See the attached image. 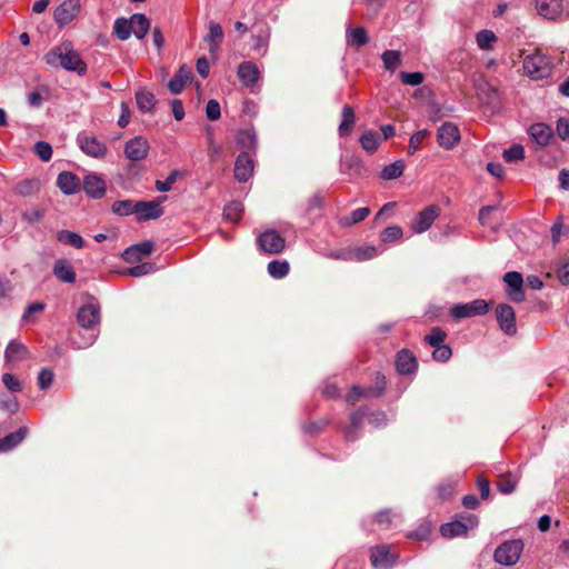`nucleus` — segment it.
Wrapping results in <instances>:
<instances>
[{
    "label": "nucleus",
    "mask_w": 569,
    "mask_h": 569,
    "mask_svg": "<svg viewBox=\"0 0 569 569\" xmlns=\"http://www.w3.org/2000/svg\"><path fill=\"white\" fill-rule=\"evenodd\" d=\"M46 63L52 68H63L68 71L82 76L87 71V64L82 61L79 52L74 50L69 41H64L51 49L43 57Z\"/></svg>",
    "instance_id": "obj_1"
},
{
    "label": "nucleus",
    "mask_w": 569,
    "mask_h": 569,
    "mask_svg": "<svg viewBox=\"0 0 569 569\" xmlns=\"http://www.w3.org/2000/svg\"><path fill=\"white\" fill-rule=\"evenodd\" d=\"M525 73L533 80L548 78L551 73V63L540 51L523 59Z\"/></svg>",
    "instance_id": "obj_2"
},
{
    "label": "nucleus",
    "mask_w": 569,
    "mask_h": 569,
    "mask_svg": "<svg viewBox=\"0 0 569 569\" xmlns=\"http://www.w3.org/2000/svg\"><path fill=\"white\" fill-rule=\"evenodd\" d=\"M523 551L521 540L505 541L495 551V560L502 566H513L518 562Z\"/></svg>",
    "instance_id": "obj_3"
},
{
    "label": "nucleus",
    "mask_w": 569,
    "mask_h": 569,
    "mask_svg": "<svg viewBox=\"0 0 569 569\" xmlns=\"http://www.w3.org/2000/svg\"><path fill=\"white\" fill-rule=\"evenodd\" d=\"M77 143L83 153L94 159H103L108 153L107 144L92 134H78Z\"/></svg>",
    "instance_id": "obj_4"
},
{
    "label": "nucleus",
    "mask_w": 569,
    "mask_h": 569,
    "mask_svg": "<svg viewBox=\"0 0 569 569\" xmlns=\"http://www.w3.org/2000/svg\"><path fill=\"white\" fill-rule=\"evenodd\" d=\"M503 282L506 283V296L509 300L516 303L525 301V281L520 272L509 271L505 273Z\"/></svg>",
    "instance_id": "obj_5"
},
{
    "label": "nucleus",
    "mask_w": 569,
    "mask_h": 569,
    "mask_svg": "<svg viewBox=\"0 0 569 569\" xmlns=\"http://www.w3.org/2000/svg\"><path fill=\"white\" fill-rule=\"evenodd\" d=\"M540 16L555 20L569 14V0H536Z\"/></svg>",
    "instance_id": "obj_6"
},
{
    "label": "nucleus",
    "mask_w": 569,
    "mask_h": 569,
    "mask_svg": "<svg viewBox=\"0 0 569 569\" xmlns=\"http://www.w3.org/2000/svg\"><path fill=\"white\" fill-rule=\"evenodd\" d=\"M489 310L486 300L477 299L468 303H458L451 308V316L455 319L470 318L478 315H485Z\"/></svg>",
    "instance_id": "obj_7"
},
{
    "label": "nucleus",
    "mask_w": 569,
    "mask_h": 569,
    "mask_svg": "<svg viewBox=\"0 0 569 569\" xmlns=\"http://www.w3.org/2000/svg\"><path fill=\"white\" fill-rule=\"evenodd\" d=\"M478 518L473 515H469L463 518L462 521H452L445 523L440 528V532L446 538H453L466 535L468 530H471L478 526Z\"/></svg>",
    "instance_id": "obj_8"
},
{
    "label": "nucleus",
    "mask_w": 569,
    "mask_h": 569,
    "mask_svg": "<svg viewBox=\"0 0 569 569\" xmlns=\"http://www.w3.org/2000/svg\"><path fill=\"white\" fill-rule=\"evenodd\" d=\"M80 7V0H64L54 9V21L59 27L70 23L79 14Z\"/></svg>",
    "instance_id": "obj_9"
},
{
    "label": "nucleus",
    "mask_w": 569,
    "mask_h": 569,
    "mask_svg": "<svg viewBox=\"0 0 569 569\" xmlns=\"http://www.w3.org/2000/svg\"><path fill=\"white\" fill-rule=\"evenodd\" d=\"M440 209L438 206H429L420 211L417 217L411 221V229L416 233H422L427 231L433 221L438 218Z\"/></svg>",
    "instance_id": "obj_10"
},
{
    "label": "nucleus",
    "mask_w": 569,
    "mask_h": 569,
    "mask_svg": "<svg viewBox=\"0 0 569 569\" xmlns=\"http://www.w3.org/2000/svg\"><path fill=\"white\" fill-rule=\"evenodd\" d=\"M149 152V142L142 136H137L124 146V154L131 161L143 160Z\"/></svg>",
    "instance_id": "obj_11"
},
{
    "label": "nucleus",
    "mask_w": 569,
    "mask_h": 569,
    "mask_svg": "<svg viewBox=\"0 0 569 569\" xmlns=\"http://www.w3.org/2000/svg\"><path fill=\"white\" fill-rule=\"evenodd\" d=\"M261 250L270 254L280 253L286 246L284 239L274 230L263 232L258 239Z\"/></svg>",
    "instance_id": "obj_12"
},
{
    "label": "nucleus",
    "mask_w": 569,
    "mask_h": 569,
    "mask_svg": "<svg viewBox=\"0 0 569 569\" xmlns=\"http://www.w3.org/2000/svg\"><path fill=\"white\" fill-rule=\"evenodd\" d=\"M497 320L500 329L507 335L517 332L516 315L511 306L502 303L496 308Z\"/></svg>",
    "instance_id": "obj_13"
},
{
    "label": "nucleus",
    "mask_w": 569,
    "mask_h": 569,
    "mask_svg": "<svg viewBox=\"0 0 569 569\" xmlns=\"http://www.w3.org/2000/svg\"><path fill=\"white\" fill-rule=\"evenodd\" d=\"M439 144L445 149H452L460 141V131L452 122L440 126L437 134Z\"/></svg>",
    "instance_id": "obj_14"
},
{
    "label": "nucleus",
    "mask_w": 569,
    "mask_h": 569,
    "mask_svg": "<svg viewBox=\"0 0 569 569\" xmlns=\"http://www.w3.org/2000/svg\"><path fill=\"white\" fill-rule=\"evenodd\" d=\"M371 563L377 569H388L396 562V556L389 546L382 545L371 549Z\"/></svg>",
    "instance_id": "obj_15"
},
{
    "label": "nucleus",
    "mask_w": 569,
    "mask_h": 569,
    "mask_svg": "<svg viewBox=\"0 0 569 569\" xmlns=\"http://www.w3.org/2000/svg\"><path fill=\"white\" fill-rule=\"evenodd\" d=\"M166 200V197L160 198L159 201H137L136 214L138 220H150L157 219L163 213L161 203Z\"/></svg>",
    "instance_id": "obj_16"
},
{
    "label": "nucleus",
    "mask_w": 569,
    "mask_h": 569,
    "mask_svg": "<svg viewBox=\"0 0 569 569\" xmlns=\"http://www.w3.org/2000/svg\"><path fill=\"white\" fill-rule=\"evenodd\" d=\"M77 318L82 328L92 329L100 321V310L98 306L88 303L79 309Z\"/></svg>",
    "instance_id": "obj_17"
},
{
    "label": "nucleus",
    "mask_w": 569,
    "mask_h": 569,
    "mask_svg": "<svg viewBox=\"0 0 569 569\" xmlns=\"http://www.w3.org/2000/svg\"><path fill=\"white\" fill-rule=\"evenodd\" d=\"M83 189L88 196L99 199L106 193V182L97 173H88L83 179Z\"/></svg>",
    "instance_id": "obj_18"
},
{
    "label": "nucleus",
    "mask_w": 569,
    "mask_h": 569,
    "mask_svg": "<svg viewBox=\"0 0 569 569\" xmlns=\"http://www.w3.org/2000/svg\"><path fill=\"white\" fill-rule=\"evenodd\" d=\"M253 171V162L248 153L243 152L238 156L234 163V178L240 181H247Z\"/></svg>",
    "instance_id": "obj_19"
},
{
    "label": "nucleus",
    "mask_w": 569,
    "mask_h": 569,
    "mask_svg": "<svg viewBox=\"0 0 569 569\" xmlns=\"http://www.w3.org/2000/svg\"><path fill=\"white\" fill-rule=\"evenodd\" d=\"M528 133L530 134L531 139L535 140V142L540 147L548 146L551 138L553 137L552 129L542 122L530 126Z\"/></svg>",
    "instance_id": "obj_20"
},
{
    "label": "nucleus",
    "mask_w": 569,
    "mask_h": 569,
    "mask_svg": "<svg viewBox=\"0 0 569 569\" xmlns=\"http://www.w3.org/2000/svg\"><path fill=\"white\" fill-rule=\"evenodd\" d=\"M153 250V244L150 241H144L126 249L123 259L129 263H134L143 257H148Z\"/></svg>",
    "instance_id": "obj_21"
},
{
    "label": "nucleus",
    "mask_w": 569,
    "mask_h": 569,
    "mask_svg": "<svg viewBox=\"0 0 569 569\" xmlns=\"http://www.w3.org/2000/svg\"><path fill=\"white\" fill-rule=\"evenodd\" d=\"M346 42L347 46L359 49L369 42V36L363 27L348 26L346 29Z\"/></svg>",
    "instance_id": "obj_22"
},
{
    "label": "nucleus",
    "mask_w": 569,
    "mask_h": 569,
    "mask_svg": "<svg viewBox=\"0 0 569 569\" xmlns=\"http://www.w3.org/2000/svg\"><path fill=\"white\" fill-rule=\"evenodd\" d=\"M57 186L64 194H74L80 190V180L72 172L63 171L57 178Z\"/></svg>",
    "instance_id": "obj_23"
},
{
    "label": "nucleus",
    "mask_w": 569,
    "mask_h": 569,
    "mask_svg": "<svg viewBox=\"0 0 569 569\" xmlns=\"http://www.w3.org/2000/svg\"><path fill=\"white\" fill-rule=\"evenodd\" d=\"M192 79V70L189 67H181L174 77L169 81L168 88L173 94H179Z\"/></svg>",
    "instance_id": "obj_24"
},
{
    "label": "nucleus",
    "mask_w": 569,
    "mask_h": 569,
    "mask_svg": "<svg viewBox=\"0 0 569 569\" xmlns=\"http://www.w3.org/2000/svg\"><path fill=\"white\" fill-rule=\"evenodd\" d=\"M238 77L246 87L253 86L259 78L258 67L252 62H242L238 68Z\"/></svg>",
    "instance_id": "obj_25"
},
{
    "label": "nucleus",
    "mask_w": 569,
    "mask_h": 569,
    "mask_svg": "<svg viewBox=\"0 0 569 569\" xmlns=\"http://www.w3.org/2000/svg\"><path fill=\"white\" fill-rule=\"evenodd\" d=\"M223 39V31L220 24L217 22L210 21L208 24V34L206 36V41L209 44V51L211 53L217 52Z\"/></svg>",
    "instance_id": "obj_26"
},
{
    "label": "nucleus",
    "mask_w": 569,
    "mask_h": 569,
    "mask_svg": "<svg viewBox=\"0 0 569 569\" xmlns=\"http://www.w3.org/2000/svg\"><path fill=\"white\" fill-rule=\"evenodd\" d=\"M131 32L138 39H143L150 29L149 19L142 13H134L130 19Z\"/></svg>",
    "instance_id": "obj_27"
},
{
    "label": "nucleus",
    "mask_w": 569,
    "mask_h": 569,
    "mask_svg": "<svg viewBox=\"0 0 569 569\" xmlns=\"http://www.w3.org/2000/svg\"><path fill=\"white\" fill-rule=\"evenodd\" d=\"M53 273L62 282L72 283L76 280V273L72 266L63 259L56 261L53 266Z\"/></svg>",
    "instance_id": "obj_28"
},
{
    "label": "nucleus",
    "mask_w": 569,
    "mask_h": 569,
    "mask_svg": "<svg viewBox=\"0 0 569 569\" xmlns=\"http://www.w3.org/2000/svg\"><path fill=\"white\" fill-rule=\"evenodd\" d=\"M396 365L400 373H410L417 367L416 358L407 350H402L398 353Z\"/></svg>",
    "instance_id": "obj_29"
},
{
    "label": "nucleus",
    "mask_w": 569,
    "mask_h": 569,
    "mask_svg": "<svg viewBox=\"0 0 569 569\" xmlns=\"http://www.w3.org/2000/svg\"><path fill=\"white\" fill-rule=\"evenodd\" d=\"M478 97L487 104H493L497 100V89L486 80H480L476 84Z\"/></svg>",
    "instance_id": "obj_30"
},
{
    "label": "nucleus",
    "mask_w": 569,
    "mask_h": 569,
    "mask_svg": "<svg viewBox=\"0 0 569 569\" xmlns=\"http://www.w3.org/2000/svg\"><path fill=\"white\" fill-rule=\"evenodd\" d=\"M341 116H342V120L339 126V134L341 137H346V136H349V133L351 132V130L353 128V124L356 122V116H355L353 109L348 104H346L342 108Z\"/></svg>",
    "instance_id": "obj_31"
},
{
    "label": "nucleus",
    "mask_w": 569,
    "mask_h": 569,
    "mask_svg": "<svg viewBox=\"0 0 569 569\" xmlns=\"http://www.w3.org/2000/svg\"><path fill=\"white\" fill-rule=\"evenodd\" d=\"M57 239L59 242L71 246L73 248L80 249L84 246L83 238L73 231L70 230H60L57 232Z\"/></svg>",
    "instance_id": "obj_32"
},
{
    "label": "nucleus",
    "mask_w": 569,
    "mask_h": 569,
    "mask_svg": "<svg viewBox=\"0 0 569 569\" xmlns=\"http://www.w3.org/2000/svg\"><path fill=\"white\" fill-rule=\"evenodd\" d=\"M27 435V428L22 427L16 432H12L4 438L0 439V451H8L20 443Z\"/></svg>",
    "instance_id": "obj_33"
},
{
    "label": "nucleus",
    "mask_w": 569,
    "mask_h": 569,
    "mask_svg": "<svg viewBox=\"0 0 569 569\" xmlns=\"http://www.w3.org/2000/svg\"><path fill=\"white\" fill-rule=\"evenodd\" d=\"M361 147L369 153H373L382 139L378 132L368 130L359 139Z\"/></svg>",
    "instance_id": "obj_34"
},
{
    "label": "nucleus",
    "mask_w": 569,
    "mask_h": 569,
    "mask_svg": "<svg viewBox=\"0 0 569 569\" xmlns=\"http://www.w3.org/2000/svg\"><path fill=\"white\" fill-rule=\"evenodd\" d=\"M27 348L18 342H10L6 349V360L8 362H18L27 357Z\"/></svg>",
    "instance_id": "obj_35"
},
{
    "label": "nucleus",
    "mask_w": 569,
    "mask_h": 569,
    "mask_svg": "<svg viewBox=\"0 0 569 569\" xmlns=\"http://www.w3.org/2000/svg\"><path fill=\"white\" fill-rule=\"evenodd\" d=\"M370 214V209L367 207L356 209L350 216L340 218V224L343 227H350L358 222L363 221Z\"/></svg>",
    "instance_id": "obj_36"
},
{
    "label": "nucleus",
    "mask_w": 569,
    "mask_h": 569,
    "mask_svg": "<svg viewBox=\"0 0 569 569\" xmlns=\"http://www.w3.org/2000/svg\"><path fill=\"white\" fill-rule=\"evenodd\" d=\"M378 250L373 246L359 247L350 251L349 259L356 261H365L375 258Z\"/></svg>",
    "instance_id": "obj_37"
},
{
    "label": "nucleus",
    "mask_w": 569,
    "mask_h": 569,
    "mask_svg": "<svg viewBox=\"0 0 569 569\" xmlns=\"http://www.w3.org/2000/svg\"><path fill=\"white\" fill-rule=\"evenodd\" d=\"M381 59L385 68L393 72L401 64V52L398 50H386L381 54Z\"/></svg>",
    "instance_id": "obj_38"
},
{
    "label": "nucleus",
    "mask_w": 569,
    "mask_h": 569,
    "mask_svg": "<svg viewBox=\"0 0 569 569\" xmlns=\"http://www.w3.org/2000/svg\"><path fill=\"white\" fill-rule=\"evenodd\" d=\"M137 106L143 112H149L154 107V96L153 93L140 90L136 94Z\"/></svg>",
    "instance_id": "obj_39"
},
{
    "label": "nucleus",
    "mask_w": 569,
    "mask_h": 569,
    "mask_svg": "<svg viewBox=\"0 0 569 569\" xmlns=\"http://www.w3.org/2000/svg\"><path fill=\"white\" fill-rule=\"evenodd\" d=\"M243 212V204L239 201H231L224 207L223 216L230 222H238Z\"/></svg>",
    "instance_id": "obj_40"
},
{
    "label": "nucleus",
    "mask_w": 569,
    "mask_h": 569,
    "mask_svg": "<svg viewBox=\"0 0 569 569\" xmlns=\"http://www.w3.org/2000/svg\"><path fill=\"white\" fill-rule=\"evenodd\" d=\"M137 201L133 200H119L113 202L112 211L119 216H129L136 213Z\"/></svg>",
    "instance_id": "obj_41"
},
{
    "label": "nucleus",
    "mask_w": 569,
    "mask_h": 569,
    "mask_svg": "<svg viewBox=\"0 0 569 569\" xmlns=\"http://www.w3.org/2000/svg\"><path fill=\"white\" fill-rule=\"evenodd\" d=\"M477 44L482 50H490L497 41V37L491 30H481L476 36Z\"/></svg>",
    "instance_id": "obj_42"
},
{
    "label": "nucleus",
    "mask_w": 569,
    "mask_h": 569,
    "mask_svg": "<svg viewBox=\"0 0 569 569\" xmlns=\"http://www.w3.org/2000/svg\"><path fill=\"white\" fill-rule=\"evenodd\" d=\"M268 272L274 279H281L289 272V263L287 261L273 260L268 264Z\"/></svg>",
    "instance_id": "obj_43"
},
{
    "label": "nucleus",
    "mask_w": 569,
    "mask_h": 569,
    "mask_svg": "<svg viewBox=\"0 0 569 569\" xmlns=\"http://www.w3.org/2000/svg\"><path fill=\"white\" fill-rule=\"evenodd\" d=\"M405 163L401 160L395 161L383 168L381 177L386 180H392L400 177L403 173Z\"/></svg>",
    "instance_id": "obj_44"
},
{
    "label": "nucleus",
    "mask_w": 569,
    "mask_h": 569,
    "mask_svg": "<svg viewBox=\"0 0 569 569\" xmlns=\"http://www.w3.org/2000/svg\"><path fill=\"white\" fill-rule=\"evenodd\" d=\"M113 30L118 39L124 41L129 39L131 34L130 20L119 18L114 21Z\"/></svg>",
    "instance_id": "obj_45"
},
{
    "label": "nucleus",
    "mask_w": 569,
    "mask_h": 569,
    "mask_svg": "<svg viewBox=\"0 0 569 569\" xmlns=\"http://www.w3.org/2000/svg\"><path fill=\"white\" fill-rule=\"evenodd\" d=\"M40 189L38 180H23L16 186V192L20 196H30Z\"/></svg>",
    "instance_id": "obj_46"
},
{
    "label": "nucleus",
    "mask_w": 569,
    "mask_h": 569,
    "mask_svg": "<svg viewBox=\"0 0 569 569\" xmlns=\"http://www.w3.org/2000/svg\"><path fill=\"white\" fill-rule=\"evenodd\" d=\"M503 158L508 162L522 160L525 158V149L521 144H512L503 151Z\"/></svg>",
    "instance_id": "obj_47"
},
{
    "label": "nucleus",
    "mask_w": 569,
    "mask_h": 569,
    "mask_svg": "<svg viewBox=\"0 0 569 569\" xmlns=\"http://www.w3.org/2000/svg\"><path fill=\"white\" fill-rule=\"evenodd\" d=\"M401 237L402 229L398 226L388 227L380 234V239L382 242H393L399 240Z\"/></svg>",
    "instance_id": "obj_48"
},
{
    "label": "nucleus",
    "mask_w": 569,
    "mask_h": 569,
    "mask_svg": "<svg viewBox=\"0 0 569 569\" xmlns=\"http://www.w3.org/2000/svg\"><path fill=\"white\" fill-rule=\"evenodd\" d=\"M156 270V266L151 262L141 263L134 267L129 268L126 271V274L131 277H141L148 273H151Z\"/></svg>",
    "instance_id": "obj_49"
},
{
    "label": "nucleus",
    "mask_w": 569,
    "mask_h": 569,
    "mask_svg": "<svg viewBox=\"0 0 569 569\" xmlns=\"http://www.w3.org/2000/svg\"><path fill=\"white\" fill-rule=\"evenodd\" d=\"M237 141L244 149H252L256 147V136L250 130L239 132Z\"/></svg>",
    "instance_id": "obj_50"
},
{
    "label": "nucleus",
    "mask_w": 569,
    "mask_h": 569,
    "mask_svg": "<svg viewBox=\"0 0 569 569\" xmlns=\"http://www.w3.org/2000/svg\"><path fill=\"white\" fill-rule=\"evenodd\" d=\"M44 216V210L40 207H32L27 209L22 213L23 220L28 221L29 223H37L39 222Z\"/></svg>",
    "instance_id": "obj_51"
},
{
    "label": "nucleus",
    "mask_w": 569,
    "mask_h": 569,
    "mask_svg": "<svg viewBox=\"0 0 569 569\" xmlns=\"http://www.w3.org/2000/svg\"><path fill=\"white\" fill-rule=\"evenodd\" d=\"M446 336L447 335L442 329L436 327L431 330L430 335L426 336V340L429 342L430 346L436 348L438 346L443 345Z\"/></svg>",
    "instance_id": "obj_52"
},
{
    "label": "nucleus",
    "mask_w": 569,
    "mask_h": 569,
    "mask_svg": "<svg viewBox=\"0 0 569 569\" xmlns=\"http://www.w3.org/2000/svg\"><path fill=\"white\" fill-rule=\"evenodd\" d=\"M34 152L44 162L49 161L52 157V148L48 142L39 141L34 146Z\"/></svg>",
    "instance_id": "obj_53"
},
{
    "label": "nucleus",
    "mask_w": 569,
    "mask_h": 569,
    "mask_svg": "<svg viewBox=\"0 0 569 569\" xmlns=\"http://www.w3.org/2000/svg\"><path fill=\"white\" fill-rule=\"evenodd\" d=\"M429 134L428 130H419L411 136L409 140V153H415L421 146L425 138Z\"/></svg>",
    "instance_id": "obj_54"
},
{
    "label": "nucleus",
    "mask_w": 569,
    "mask_h": 569,
    "mask_svg": "<svg viewBox=\"0 0 569 569\" xmlns=\"http://www.w3.org/2000/svg\"><path fill=\"white\" fill-rule=\"evenodd\" d=\"M2 382L6 386V388L11 392H19L22 390V385L20 380L11 373H3Z\"/></svg>",
    "instance_id": "obj_55"
},
{
    "label": "nucleus",
    "mask_w": 569,
    "mask_h": 569,
    "mask_svg": "<svg viewBox=\"0 0 569 569\" xmlns=\"http://www.w3.org/2000/svg\"><path fill=\"white\" fill-rule=\"evenodd\" d=\"M180 176V172L178 170H173L164 181L158 180L156 182V188L160 192H167L171 189L172 184L177 181L178 177Z\"/></svg>",
    "instance_id": "obj_56"
},
{
    "label": "nucleus",
    "mask_w": 569,
    "mask_h": 569,
    "mask_svg": "<svg viewBox=\"0 0 569 569\" xmlns=\"http://www.w3.org/2000/svg\"><path fill=\"white\" fill-rule=\"evenodd\" d=\"M400 77L402 82L409 86H419L425 79L421 72H401Z\"/></svg>",
    "instance_id": "obj_57"
},
{
    "label": "nucleus",
    "mask_w": 569,
    "mask_h": 569,
    "mask_svg": "<svg viewBox=\"0 0 569 569\" xmlns=\"http://www.w3.org/2000/svg\"><path fill=\"white\" fill-rule=\"evenodd\" d=\"M44 309V303L34 302L27 307L22 320L26 322H32L34 320L33 315L42 312Z\"/></svg>",
    "instance_id": "obj_58"
},
{
    "label": "nucleus",
    "mask_w": 569,
    "mask_h": 569,
    "mask_svg": "<svg viewBox=\"0 0 569 569\" xmlns=\"http://www.w3.org/2000/svg\"><path fill=\"white\" fill-rule=\"evenodd\" d=\"M53 381V372L49 369H42L38 375V386L40 389H48Z\"/></svg>",
    "instance_id": "obj_59"
},
{
    "label": "nucleus",
    "mask_w": 569,
    "mask_h": 569,
    "mask_svg": "<svg viewBox=\"0 0 569 569\" xmlns=\"http://www.w3.org/2000/svg\"><path fill=\"white\" fill-rule=\"evenodd\" d=\"M206 114L209 120H218L221 116L220 104L217 100H209L206 107Z\"/></svg>",
    "instance_id": "obj_60"
},
{
    "label": "nucleus",
    "mask_w": 569,
    "mask_h": 569,
    "mask_svg": "<svg viewBox=\"0 0 569 569\" xmlns=\"http://www.w3.org/2000/svg\"><path fill=\"white\" fill-rule=\"evenodd\" d=\"M451 349L447 345L436 347L432 357L436 361H447L451 357Z\"/></svg>",
    "instance_id": "obj_61"
},
{
    "label": "nucleus",
    "mask_w": 569,
    "mask_h": 569,
    "mask_svg": "<svg viewBox=\"0 0 569 569\" xmlns=\"http://www.w3.org/2000/svg\"><path fill=\"white\" fill-rule=\"evenodd\" d=\"M556 130L558 136L562 140H569V119L568 118H559L557 121Z\"/></svg>",
    "instance_id": "obj_62"
},
{
    "label": "nucleus",
    "mask_w": 569,
    "mask_h": 569,
    "mask_svg": "<svg viewBox=\"0 0 569 569\" xmlns=\"http://www.w3.org/2000/svg\"><path fill=\"white\" fill-rule=\"evenodd\" d=\"M516 486H517V481L515 479H510V478L501 479L498 482L499 490L505 495L513 492L516 489Z\"/></svg>",
    "instance_id": "obj_63"
},
{
    "label": "nucleus",
    "mask_w": 569,
    "mask_h": 569,
    "mask_svg": "<svg viewBox=\"0 0 569 569\" xmlns=\"http://www.w3.org/2000/svg\"><path fill=\"white\" fill-rule=\"evenodd\" d=\"M558 278L561 283L568 284L569 283V260L566 261L559 269H558Z\"/></svg>",
    "instance_id": "obj_64"
}]
</instances>
